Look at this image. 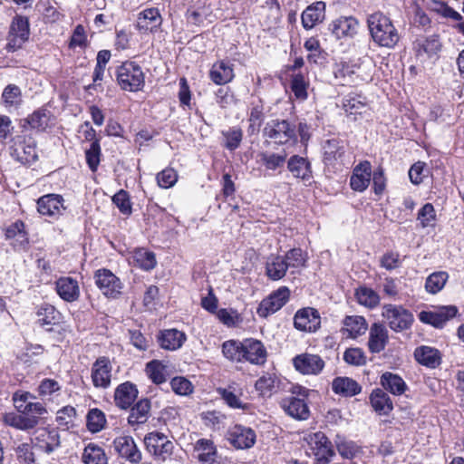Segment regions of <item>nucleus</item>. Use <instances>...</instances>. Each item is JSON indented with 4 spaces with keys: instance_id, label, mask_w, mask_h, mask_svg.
I'll use <instances>...</instances> for the list:
<instances>
[{
    "instance_id": "1",
    "label": "nucleus",
    "mask_w": 464,
    "mask_h": 464,
    "mask_svg": "<svg viewBox=\"0 0 464 464\" xmlns=\"http://www.w3.org/2000/svg\"><path fill=\"white\" fill-rule=\"evenodd\" d=\"M367 24L373 42L381 47L394 48L401 35L392 20L381 12L370 14Z\"/></svg>"
},
{
    "instance_id": "2",
    "label": "nucleus",
    "mask_w": 464,
    "mask_h": 464,
    "mask_svg": "<svg viewBox=\"0 0 464 464\" xmlns=\"http://www.w3.org/2000/svg\"><path fill=\"white\" fill-rule=\"evenodd\" d=\"M264 137L276 144L286 145L297 141L296 125L287 120H271L263 129Z\"/></svg>"
},
{
    "instance_id": "3",
    "label": "nucleus",
    "mask_w": 464,
    "mask_h": 464,
    "mask_svg": "<svg viewBox=\"0 0 464 464\" xmlns=\"http://www.w3.org/2000/svg\"><path fill=\"white\" fill-rule=\"evenodd\" d=\"M118 84L124 91L138 92L145 82V75L141 67L134 62H125L117 68Z\"/></svg>"
},
{
    "instance_id": "4",
    "label": "nucleus",
    "mask_w": 464,
    "mask_h": 464,
    "mask_svg": "<svg viewBox=\"0 0 464 464\" xmlns=\"http://www.w3.org/2000/svg\"><path fill=\"white\" fill-rule=\"evenodd\" d=\"M382 314L394 332L410 329L414 321L412 313L402 305L385 304L382 306Z\"/></svg>"
},
{
    "instance_id": "5",
    "label": "nucleus",
    "mask_w": 464,
    "mask_h": 464,
    "mask_svg": "<svg viewBox=\"0 0 464 464\" xmlns=\"http://www.w3.org/2000/svg\"><path fill=\"white\" fill-rule=\"evenodd\" d=\"M11 156L22 164H31L36 161L38 155L36 142L29 135H18L11 146Z\"/></svg>"
},
{
    "instance_id": "6",
    "label": "nucleus",
    "mask_w": 464,
    "mask_h": 464,
    "mask_svg": "<svg viewBox=\"0 0 464 464\" xmlns=\"http://www.w3.org/2000/svg\"><path fill=\"white\" fill-rule=\"evenodd\" d=\"M308 444V450L314 456L319 464H326L334 455L331 441L321 431L308 434L304 438Z\"/></svg>"
},
{
    "instance_id": "7",
    "label": "nucleus",
    "mask_w": 464,
    "mask_h": 464,
    "mask_svg": "<svg viewBox=\"0 0 464 464\" xmlns=\"http://www.w3.org/2000/svg\"><path fill=\"white\" fill-rule=\"evenodd\" d=\"M112 364L106 356H100L92 364L91 380L94 388L107 390L111 385Z\"/></svg>"
},
{
    "instance_id": "8",
    "label": "nucleus",
    "mask_w": 464,
    "mask_h": 464,
    "mask_svg": "<svg viewBox=\"0 0 464 464\" xmlns=\"http://www.w3.org/2000/svg\"><path fill=\"white\" fill-rule=\"evenodd\" d=\"M144 445L148 452L163 460L172 454L174 449L173 443L167 436L159 431L148 433L144 437Z\"/></svg>"
},
{
    "instance_id": "9",
    "label": "nucleus",
    "mask_w": 464,
    "mask_h": 464,
    "mask_svg": "<svg viewBox=\"0 0 464 464\" xmlns=\"http://www.w3.org/2000/svg\"><path fill=\"white\" fill-rule=\"evenodd\" d=\"M289 297V288L287 286H280L261 301L256 311L257 314L260 317L266 318L280 310L288 302Z\"/></svg>"
},
{
    "instance_id": "10",
    "label": "nucleus",
    "mask_w": 464,
    "mask_h": 464,
    "mask_svg": "<svg viewBox=\"0 0 464 464\" xmlns=\"http://www.w3.org/2000/svg\"><path fill=\"white\" fill-rule=\"evenodd\" d=\"M29 37V23L27 18L15 16L11 24L5 49L15 52L22 48Z\"/></svg>"
},
{
    "instance_id": "11",
    "label": "nucleus",
    "mask_w": 464,
    "mask_h": 464,
    "mask_svg": "<svg viewBox=\"0 0 464 464\" xmlns=\"http://www.w3.org/2000/svg\"><path fill=\"white\" fill-rule=\"evenodd\" d=\"M95 284L101 292L109 298H117L121 294L123 284L109 269H99L94 275Z\"/></svg>"
},
{
    "instance_id": "12",
    "label": "nucleus",
    "mask_w": 464,
    "mask_h": 464,
    "mask_svg": "<svg viewBox=\"0 0 464 464\" xmlns=\"http://www.w3.org/2000/svg\"><path fill=\"white\" fill-rule=\"evenodd\" d=\"M226 439L235 449L247 450L256 443V435L251 428L235 424L227 430Z\"/></svg>"
},
{
    "instance_id": "13",
    "label": "nucleus",
    "mask_w": 464,
    "mask_h": 464,
    "mask_svg": "<svg viewBox=\"0 0 464 464\" xmlns=\"http://www.w3.org/2000/svg\"><path fill=\"white\" fill-rule=\"evenodd\" d=\"M34 445L38 450L51 454L60 447V435L54 428H41L34 431Z\"/></svg>"
},
{
    "instance_id": "14",
    "label": "nucleus",
    "mask_w": 464,
    "mask_h": 464,
    "mask_svg": "<svg viewBox=\"0 0 464 464\" xmlns=\"http://www.w3.org/2000/svg\"><path fill=\"white\" fill-rule=\"evenodd\" d=\"M113 449L120 457L132 464H138L141 460L142 454L131 436L123 435L115 438Z\"/></svg>"
},
{
    "instance_id": "15",
    "label": "nucleus",
    "mask_w": 464,
    "mask_h": 464,
    "mask_svg": "<svg viewBox=\"0 0 464 464\" xmlns=\"http://www.w3.org/2000/svg\"><path fill=\"white\" fill-rule=\"evenodd\" d=\"M297 372L304 375H317L324 368V360L317 354L302 353L293 359Z\"/></svg>"
},
{
    "instance_id": "16",
    "label": "nucleus",
    "mask_w": 464,
    "mask_h": 464,
    "mask_svg": "<svg viewBox=\"0 0 464 464\" xmlns=\"http://www.w3.org/2000/svg\"><path fill=\"white\" fill-rule=\"evenodd\" d=\"M63 198L58 194H46L37 200V210L42 216L58 218L65 209Z\"/></svg>"
},
{
    "instance_id": "17",
    "label": "nucleus",
    "mask_w": 464,
    "mask_h": 464,
    "mask_svg": "<svg viewBox=\"0 0 464 464\" xmlns=\"http://www.w3.org/2000/svg\"><path fill=\"white\" fill-rule=\"evenodd\" d=\"M457 313L458 309L454 305L441 306L434 311H421L419 314V319L424 324L440 328L453 318Z\"/></svg>"
},
{
    "instance_id": "18",
    "label": "nucleus",
    "mask_w": 464,
    "mask_h": 464,
    "mask_svg": "<svg viewBox=\"0 0 464 464\" xmlns=\"http://www.w3.org/2000/svg\"><path fill=\"white\" fill-rule=\"evenodd\" d=\"M345 145L344 142L332 139L326 140L324 145V161L328 166L337 167L345 164Z\"/></svg>"
},
{
    "instance_id": "19",
    "label": "nucleus",
    "mask_w": 464,
    "mask_h": 464,
    "mask_svg": "<svg viewBox=\"0 0 464 464\" xmlns=\"http://www.w3.org/2000/svg\"><path fill=\"white\" fill-rule=\"evenodd\" d=\"M242 361L252 364L262 365L266 362L267 352L264 344L253 338L244 340Z\"/></svg>"
},
{
    "instance_id": "20",
    "label": "nucleus",
    "mask_w": 464,
    "mask_h": 464,
    "mask_svg": "<svg viewBox=\"0 0 464 464\" xmlns=\"http://www.w3.org/2000/svg\"><path fill=\"white\" fill-rule=\"evenodd\" d=\"M320 315L316 309L306 307L296 312L294 325L296 329L305 332H314L320 325Z\"/></svg>"
},
{
    "instance_id": "21",
    "label": "nucleus",
    "mask_w": 464,
    "mask_h": 464,
    "mask_svg": "<svg viewBox=\"0 0 464 464\" xmlns=\"http://www.w3.org/2000/svg\"><path fill=\"white\" fill-rule=\"evenodd\" d=\"M138 389L130 382L118 385L114 391V403L121 410H128L138 397Z\"/></svg>"
},
{
    "instance_id": "22",
    "label": "nucleus",
    "mask_w": 464,
    "mask_h": 464,
    "mask_svg": "<svg viewBox=\"0 0 464 464\" xmlns=\"http://www.w3.org/2000/svg\"><path fill=\"white\" fill-rule=\"evenodd\" d=\"M162 21L158 8H147L139 13L136 27L140 32H154L160 27Z\"/></svg>"
},
{
    "instance_id": "23",
    "label": "nucleus",
    "mask_w": 464,
    "mask_h": 464,
    "mask_svg": "<svg viewBox=\"0 0 464 464\" xmlns=\"http://www.w3.org/2000/svg\"><path fill=\"white\" fill-rule=\"evenodd\" d=\"M286 414L296 420H307L310 411L304 399L289 396L282 400L280 403Z\"/></svg>"
},
{
    "instance_id": "24",
    "label": "nucleus",
    "mask_w": 464,
    "mask_h": 464,
    "mask_svg": "<svg viewBox=\"0 0 464 464\" xmlns=\"http://www.w3.org/2000/svg\"><path fill=\"white\" fill-rule=\"evenodd\" d=\"M325 15V4L317 1L307 6L301 15L302 24L304 29L314 28L317 24L323 22Z\"/></svg>"
},
{
    "instance_id": "25",
    "label": "nucleus",
    "mask_w": 464,
    "mask_h": 464,
    "mask_svg": "<svg viewBox=\"0 0 464 464\" xmlns=\"http://www.w3.org/2000/svg\"><path fill=\"white\" fill-rule=\"evenodd\" d=\"M151 403L148 399L138 401L130 411L128 424L136 430V427L146 423L150 417Z\"/></svg>"
},
{
    "instance_id": "26",
    "label": "nucleus",
    "mask_w": 464,
    "mask_h": 464,
    "mask_svg": "<svg viewBox=\"0 0 464 464\" xmlns=\"http://www.w3.org/2000/svg\"><path fill=\"white\" fill-rule=\"evenodd\" d=\"M187 340L185 333L177 329H166L160 333L158 342L160 346L168 351H177Z\"/></svg>"
},
{
    "instance_id": "27",
    "label": "nucleus",
    "mask_w": 464,
    "mask_h": 464,
    "mask_svg": "<svg viewBox=\"0 0 464 464\" xmlns=\"http://www.w3.org/2000/svg\"><path fill=\"white\" fill-rule=\"evenodd\" d=\"M5 237L11 241V245L15 250L25 249L29 244L28 235L24 230V224L21 220H16L7 227Z\"/></svg>"
},
{
    "instance_id": "28",
    "label": "nucleus",
    "mask_w": 464,
    "mask_h": 464,
    "mask_svg": "<svg viewBox=\"0 0 464 464\" xmlns=\"http://www.w3.org/2000/svg\"><path fill=\"white\" fill-rule=\"evenodd\" d=\"M372 167L369 161L361 162L357 165L350 179L351 188L355 191H364L371 180Z\"/></svg>"
},
{
    "instance_id": "29",
    "label": "nucleus",
    "mask_w": 464,
    "mask_h": 464,
    "mask_svg": "<svg viewBox=\"0 0 464 464\" xmlns=\"http://www.w3.org/2000/svg\"><path fill=\"white\" fill-rule=\"evenodd\" d=\"M234 77L233 64L228 61L221 60L215 63L209 72L210 80L218 85L228 83Z\"/></svg>"
},
{
    "instance_id": "30",
    "label": "nucleus",
    "mask_w": 464,
    "mask_h": 464,
    "mask_svg": "<svg viewBox=\"0 0 464 464\" xmlns=\"http://www.w3.org/2000/svg\"><path fill=\"white\" fill-rule=\"evenodd\" d=\"M58 295L65 302H74L80 296V287L77 280L72 277H61L55 283Z\"/></svg>"
},
{
    "instance_id": "31",
    "label": "nucleus",
    "mask_w": 464,
    "mask_h": 464,
    "mask_svg": "<svg viewBox=\"0 0 464 464\" xmlns=\"http://www.w3.org/2000/svg\"><path fill=\"white\" fill-rule=\"evenodd\" d=\"M287 169L295 178L304 181L311 179L313 177L310 161L306 158L298 155L290 157L287 161Z\"/></svg>"
},
{
    "instance_id": "32",
    "label": "nucleus",
    "mask_w": 464,
    "mask_h": 464,
    "mask_svg": "<svg viewBox=\"0 0 464 464\" xmlns=\"http://www.w3.org/2000/svg\"><path fill=\"white\" fill-rule=\"evenodd\" d=\"M388 342V331L381 324H373L370 328L368 347L371 353H378L384 350Z\"/></svg>"
},
{
    "instance_id": "33",
    "label": "nucleus",
    "mask_w": 464,
    "mask_h": 464,
    "mask_svg": "<svg viewBox=\"0 0 464 464\" xmlns=\"http://www.w3.org/2000/svg\"><path fill=\"white\" fill-rule=\"evenodd\" d=\"M342 333L346 337L355 339L365 334L368 324L364 317L360 315H347L343 321Z\"/></svg>"
},
{
    "instance_id": "34",
    "label": "nucleus",
    "mask_w": 464,
    "mask_h": 464,
    "mask_svg": "<svg viewBox=\"0 0 464 464\" xmlns=\"http://www.w3.org/2000/svg\"><path fill=\"white\" fill-rule=\"evenodd\" d=\"M194 451L201 464H213L218 454L216 445L208 439L198 440L194 444Z\"/></svg>"
},
{
    "instance_id": "35",
    "label": "nucleus",
    "mask_w": 464,
    "mask_h": 464,
    "mask_svg": "<svg viewBox=\"0 0 464 464\" xmlns=\"http://www.w3.org/2000/svg\"><path fill=\"white\" fill-rule=\"evenodd\" d=\"M358 25L359 23L354 17H341L333 23L332 31L337 38L353 37L357 34Z\"/></svg>"
},
{
    "instance_id": "36",
    "label": "nucleus",
    "mask_w": 464,
    "mask_h": 464,
    "mask_svg": "<svg viewBox=\"0 0 464 464\" xmlns=\"http://www.w3.org/2000/svg\"><path fill=\"white\" fill-rule=\"evenodd\" d=\"M414 357L416 361L431 369L436 368L440 363V352L430 346H420L414 351Z\"/></svg>"
},
{
    "instance_id": "37",
    "label": "nucleus",
    "mask_w": 464,
    "mask_h": 464,
    "mask_svg": "<svg viewBox=\"0 0 464 464\" xmlns=\"http://www.w3.org/2000/svg\"><path fill=\"white\" fill-rule=\"evenodd\" d=\"M288 269L283 256H271L266 264V275L273 281L282 279Z\"/></svg>"
},
{
    "instance_id": "38",
    "label": "nucleus",
    "mask_w": 464,
    "mask_h": 464,
    "mask_svg": "<svg viewBox=\"0 0 464 464\" xmlns=\"http://www.w3.org/2000/svg\"><path fill=\"white\" fill-rule=\"evenodd\" d=\"M441 44L437 35L420 38L414 42V51L418 56L431 57L440 50Z\"/></svg>"
},
{
    "instance_id": "39",
    "label": "nucleus",
    "mask_w": 464,
    "mask_h": 464,
    "mask_svg": "<svg viewBox=\"0 0 464 464\" xmlns=\"http://www.w3.org/2000/svg\"><path fill=\"white\" fill-rule=\"evenodd\" d=\"M381 384L386 391L397 396L403 394L408 388L401 376L390 372L382 374Z\"/></svg>"
},
{
    "instance_id": "40",
    "label": "nucleus",
    "mask_w": 464,
    "mask_h": 464,
    "mask_svg": "<svg viewBox=\"0 0 464 464\" xmlns=\"http://www.w3.org/2000/svg\"><path fill=\"white\" fill-rule=\"evenodd\" d=\"M259 158L266 169L276 171L284 167L287 153L285 150L279 152L263 151L259 153Z\"/></svg>"
},
{
    "instance_id": "41",
    "label": "nucleus",
    "mask_w": 464,
    "mask_h": 464,
    "mask_svg": "<svg viewBox=\"0 0 464 464\" xmlns=\"http://www.w3.org/2000/svg\"><path fill=\"white\" fill-rule=\"evenodd\" d=\"M332 389L336 394L353 396L361 392V386L348 377H337L333 381Z\"/></svg>"
},
{
    "instance_id": "42",
    "label": "nucleus",
    "mask_w": 464,
    "mask_h": 464,
    "mask_svg": "<svg viewBox=\"0 0 464 464\" xmlns=\"http://www.w3.org/2000/svg\"><path fill=\"white\" fill-rule=\"evenodd\" d=\"M370 401L374 411L381 415H387L393 409V405L390 397L384 391L381 389L372 391L370 396Z\"/></svg>"
},
{
    "instance_id": "43",
    "label": "nucleus",
    "mask_w": 464,
    "mask_h": 464,
    "mask_svg": "<svg viewBox=\"0 0 464 464\" xmlns=\"http://www.w3.org/2000/svg\"><path fill=\"white\" fill-rule=\"evenodd\" d=\"M5 422L15 429L27 430L34 429L38 425V420L34 417H28L25 413H8L4 417Z\"/></svg>"
},
{
    "instance_id": "44",
    "label": "nucleus",
    "mask_w": 464,
    "mask_h": 464,
    "mask_svg": "<svg viewBox=\"0 0 464 464\" xmlns=\"http://www.w3.org/2000/svg\"><path fill=\"white\" fill-rule=\"evenodd\" d=\"M82 461L85 464H107L104 450L94 443H89L83 450Z\"/></svg>"
},
{
    "instance_id": "45",
    "label": "nucleus",
    "mask_w": 464,
    "mask_h": 464,
    "mask_svg": "<svg viewBox=\"0 0 464 464\" xmlns=\"http://www.w3.org/2000/svg\"><path fill=\"white\" fill-rule=\"evenodd\" d=\"M146 373L152 382L161 384L167 381V366L162 362L153 360L146 364Z\"/></svg>"
},
{
    "instance_id": "46",
    "label": "nucleus",
    "mask_w": 464,
    "mask_h": 464,
    "mask_svg": "<svg viewBox=\"0 0 464 464\" xmlns=\"http://www.w3.org/2000/svg\"><path fill=\"white\" fill-rule=\"evenodd\" d=\"M449 279V274L445 271H438L430 274L425 282V290L435 295L440 292Z\"/></svg>"
},
{
    "instance_id": "47",
    "label": "nucleus",
    "mask_w": 464,
    "mask_h": 464,
    "mask_svg": "<svg viewBox=\"0 0 464 464\" xmlns=\"http://www.w3.org/2000/svg\"><path fill=\"white\" fill-rule=\"evenodd\" d=\"M244 340H228L222 344L223 355L232 362H242Z\"/></svg>"
},
{
    "instance_id": "48",
    "label": "nucleus",
    "mask_w": 464,
    "mask_h": 464,
    "mask_svg": "<svg viewBox=\"0 0 464 464\" xmlns=\"http://www.w3.org/2000/svg\"><path fill=\"white\" fill-rule=\"evenodd\" d=\"M60 315V313L51 304H44L37 311V320L42 326L56 324Z\"/></svg>"
},
{
    "instance_id": "49",
    "label": "nucleus",
    "mask_w": 464,
    "mask_h": 464,
    "mask_svg": "<svg viewBox=\"0 0 464 464\" xmlns=\"http://www.w3.org/2000/svg\"><path fill=\"white\" fill-rule=\"evenodd\" d=\"M2 101L6 108H16L22 102L21 89L15 84H8L3 91Z\"/></svg>"
},
{
    "instance_id": "50",
    "label": "nucleus",
    "mask_w": 464,
    "mask_h": 464,
    "mask_svg": "<svg viewBox=\"0 0 464 464\" xmlns=\"http://www.w3.org/2000/svg\"><path fill=\"white\" fill-rule=\"evenodd\" d=\"M86 422L88 430L92 433H96L104 428L106 424V418L101 410L94 408L89 411L86 417Z\"/></svg>"
},
{
    "instance_id": "51",
    "label": "nucleus",
    "mask_w": 464,
    "mask_h": 464,
    "mask_svg": "<svg viewBox=\"0 0 464 464\" xmlns=\"http://www.w3.org/2000/svg\"><path fill=\"white\" fill-rule=\"evenodd\" d=\"M226 415L218 411H209L201 414L204 425L213 430H218L225 426Z\"/></svg>"
},
{
    "instance_id": "52",
    "label": "nucleus",
    "mask_w": 464,
    "mask_h": 464,
    "mask_svg": "<svg viewBox=\"0 0 464 464\" xmlns=\"http://www.w3.org/2000/svg\"><path fill=\"white\" fill-rule=\"evenodd\" d=\"M133 260L139 267L146 271L153 269L157 264L155 255L142 248L134 252Z\"/></svg>"
},
{
    "instance_id": "53",
    "label": "nucleus",
    "mask_w": 464,
    "mask_h": 464,
    "mask_svg": "<svg viewBox=\"0 0 464 464\" xmlns=\"http://www.w3.org/2000/svg\"><path fill=\"white\" fill-rule=\"evenodd\" d=\"M49 120V111L44 109H40L35 111L27 118V123L33 129L44 130L48 127Z\"/></svg>"
},
{
    "instance_id": "54",
    "label": "nucleus",
    "mask_w": 464,
    "mask_h": 464,
    "mask_svg": "<svg viewBox=\"0 0 464 464\" xmlns=\"http://www.w3.org/2000/svg\"><path fill=\"white\" fill-rule=\"evenodd\" d=\"M61 384L54 379L45 378L41 381L37 392L40 397L50 399L61 392Z\"/></svg>"
},
{
    "instance_id": "55",
    "label": "nucleus",
    "mask_w": 464,
    "mask_h": 464,
    "mask_svg": "<svg viewBox=\"0 0 464 464\" xmlns=\"http://www.w3.org/2000/svg\"><path fill=\"white\" fill-rule=\"evenodd\" d=\"M75 418L76 410L70 405L63 407L56 413V422L65 430L70 429L73 425Z\"/></svg>"
},
{
    "instance_id": "56",
    "label": "nucleus",
    "mask_w": 464,
    "mask_h": 464,
    "mask_svg": "<svg viewBox=\"0 0 464 464\" xmlns=\"http://www.w3.org/2000/svg\"><path fill=\"white\" fill-rule=\"evenodd\" d=\"M101 146L99 140L91 143L90 148L85 150L86 163L92 172H95L101 161Z\"/></svg>"
},
{
    "instance_id": "57",
    "label": "nucleus",
    "mask_w": 464,
    "mask_h": 464,
    "mask_svg": "<svg viewBox=\"0 0 464 464\" xmlns=\"http://www.w3.org/2000/svg\"><path fill=\"white\" fill-rule=\"evenodd\" d=\"M222 135L225 139L224 146L229 150H235L242 141L243 132L241 129L233 127L228 130H223Z\"/></svg>"
},
{
    "instance_id": "58",
    "label": "nucleus",
    "mask_w": 464,
    "mask_h": 464,
    "mask_svg": "<svg viewBox=\"0 0 464 464\" xmlns=\"http://www.w3.org/2000/svg\"><path fill=\"white\" fill-rule=\"evenodd\" d=\"M356 297L359 304L370 308L375 307L380 302L378 294L366 287L360 288L356 292Z\"/></svg>"
},
{
    "instance_id": "59",
    "label": "nucleus",
    "mask_w": 464,
    "mask_h": 464,
    "mask_svg": "<svg viewBox=\"0 0 464 464\" xmlns=\"http://www.w3.org/2000/svg\"><path fill=\"white\" fill-rule=\"evenodd\" d=\"M417 219L420 222L422 227H432L436 220V212L430 203H426L418 213Z\"/></svg>"
},
{
    "instance_id": "60",
    "label": "nucleus",
    "mask_w": 464,
    "mask_h": 464,
    "mask_svg": "<svg viewBox=\"0 0 464 464\" xmlns=\"http://www.w3.org/2000/svg\"><path fill=\"white\" fill-rule=\"evenodd\" d=\"M288 268H299L304 266L306 258L301 248H293L283 256Z\"/></svg>"
},
{
    "instance_id": "61",
    "label": "nucleus",
    "mask_w": 464,
    "mask_h": 464,
    "mask_svg": "<svg viewBox=\"0 0 464 464\" xmlns=\"http://www.w3.org/2000/svg\"><path fill=\"white\" fill-rule=\"evenodd\" d=\"M343 360L351 365L362 366L366 363V356L361 348H348L343 353Z\"/></svg>"
},
{
    "instance_id": "62",
    "label": "nucleus",
    "mask_w": 464,
    "mask_h": 464,
    "mask_svg": "<svg viewBox=\"0 0 464 464\" xmlns=\"http://www.w3.org/2000/svg\"><path fill=\"white\" fill-rule=\"evenodd\" d=\"M337 450L343 458L352 459L359 453L360 449L352 440H340L337 441Z\"/></svg>"
},
{
    "instance_id": "63",
    "label": "nucleus",
    "mask_w": 464,
    "mask_h": 464,
    "mask_svg": "<svg viewBox=\"0 0 464 464\" xmlns=\"http://www.w3.org/2000/svg\"><path fill=\"white\" fill-rule=\"evenodd\" d=\"M291 90L295 98L304 101L307 98V83L302 74L294 75L291 81Z\"/></svg>"
},
{
    "instance_id": "64",
    "label": "nucleus",
    "mask_w": 464,
    "mask_h": 464,
    "mask_svg": "<svg viewBox=\"0 0 464 464\" xmlns=\"http://www.w3.org/2000/svg\"><path fill=\"white\" fill-rule=\"evenodd\" d=\"M178 180L177 172L171 169L167 168L158 173L157 175V182L159 186L162 188H169L175 185Z\"/></svg>"
}]
</instances>
